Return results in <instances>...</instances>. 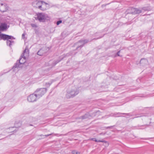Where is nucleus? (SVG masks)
Wrapping results in <instances>:
<instances>
[{"instance_id":"30","label":"nucleus","mask_w":154,"mask_h":154,"mask_svg":"<svg viewBox=\"0 0 154 154\" xmlns=\"http://www.w3.org/2000/svg\"><path fill=\"white\" fill-rule=\"evenodd\" d=\"M109 4H106L105 5H102L101 6L102 7H103L106 6L107 5H109Z\"/></svg>"},{"instance_id":"4","label":"nucleus","mask_w":154,"mask_h":154,"mask_svg":"<svg viewBox=\"0 0 154 154\" xmlns=\"http://www.w3.org/2000/svg\"><path fill=\"white\" fill-rule=\"evenodd\" d=\"M37 16L35 18V19L38 20L40 22H44L46 20L50 19V17L47 14L42 13H38L37 14Z\"/></svg>"},{"instance_id":"2","label":"nucleus","mask_w":154,"mask_h":154,"mask_svg":"<svg viewBox=\"0 0 154 154\" xmlns=\"http://www.w3.org/2000/svg\"><path fill=\"white\" fill-rule=\"evenodd\" d=\"M32 4L33 7L38 8L42 11H45L46 9V6L48 4L43 1L37 0L33 2Z\"/></svg>"},{"instance_id":"5","label":"nucleus","mask_w":154,"mask_h":154,"mask_svg":"<svg viewBox=\"0 0 154 154\" xmlns=\"http://www.w3.org/2000/svg\"><path fill=\"white\" fill-rule=\"evenodd\" d=\"M79 93V90L77 89H72L67 91L66 97L67 99L73 97Z\"/></svg>"},{"instance_id":"26","label":"nucleus","mask_w":154,"mask_h":154,"mask_svg":"<svg viewBox=\"0 0 154 154\" xmlns=\"http://www.w3.org/2000/svg\"><path fill=\"white\" fill-rule=\"evenodd\" d=\"M120 51L121 50H119V51L116 54V55L118 56H121V57H122V56H120L119 54V53L120 52Z\"/></svg>"},{"instance_id":"3","label":"nucleus","mask_w":154,"mask_h":154,"mask_svg":"<svg viewBox=\"0 0 154 154\" xmlns=\"http://www.w3.org/2000/svg\"><path fill=\"white\" fill-rule=\"evenodd\" d=\"M104 34L102 36H101L99 38H94L93 39H92L90 41H89L88 39H81L79 40L78 42L75 43L74 44L75 46H76L77 47L75 50H80L81 48L84 46V45L88 43L89 42H91L94 39H98L100 38L103 36Z\"/></svg>"},{"instance_id":"22","label":"nucleus","mask_w":154,"mask_h":154,"mask_svg":"<svg viewBox=\"0 0 154 154\" xmlns=\"http://www.w3.org/2000/svg\"><path fill=\"white\" fill-rule=\"evenodd\" d=\"M89 140H93V141H94L96 142H98V140H97L96 138H90Z\"/></svg>"},{"instance_id":"7","label":"nucleus","mask_w":154,"mask_h":154,"mask_svg":"<svg viewBox=\"0 0 154 154\" xmlns=\"http://www.w3.org/2000/svg\"><path fill=\"white\" fill-rule=\"evenodd\" d=\"M127 14H140L143 12L142 9H139L135 8H130L128 9L126 11Z\"/></svg>"},{"instance_id":"14","label":"nucleus","mask_w":154,"mask_h":154,"mask_svg":"<svg viewBox=\"0 0 154 154\" xmlns=\"http://www.w3.org/2000/svg\"><path fill=\"white\" fill-rule=\"evenodd\" d=\"M8 9V7L5 4L2 3L0 6V11L4 12L6 11Z\"/></svg>"},{"instance_id":"1","label":"nucleus","mask_w":154,"mask_h":154,"mask_svg":"<svg viewBox=\"0 0 154 154\" xmlns=\"http://www.w3.org/2000/svg\"><path fill=\"white\" fill-rule=\"evenodd\" d=\"M15 39V38L11 35L2 34L0 32V40H7V45L10 47H11V46L14 44V41H13L12 39Z\"/></svg>"},{"instance_id":"24","label":"nucleus","mask_w":154,"mask_h":154,"mask_svg":"<svg viewBox=\"0 0 154 154\" xmlns=\"http://www.w3.org/2000/svg\"><path fill=\"white\" fill-rule=\"evenodd\" d=\"M31 26L33 27V28H37V25L35 24H31Z\"/></svg>"},{"instance_id":"15","label":"nucleus","mask_w":154,"mask_h":154,"mask_svg":"<svg viewBox=\"0 0 154 154\" xmlns=\"http://www.w3.org/2000/svg\"><path fill=\"white\" fill-rule=\"evenodd\" d=\"M9 27V26H8L7 24L5 23H1L0 26V31H3Z\"/></svg>"},{"instance_id":"34","label":"nucleus","mask_w":154,"mask_h":154,"mask_svg":"<svg viewBox=\"0 0 154 154\" xmlns=\"http://www.w3.org/2000/svg\"><path fill=\"white\" fill-rule=\"evenodd\" d=\"M139 116H137V117H135V118H137V117H138Z\"/></svg>"},{"instance_id":"17","label":"nucleus","mask_w":154,"mask_h":154,"mask_svg":"<svg viewBox=\"0 0 154 154\" xmlns=\"http://www.w3.org/2000/svg\"><path fill=\"white\" fill-rule=\"evenodd\" d=\"M148 63L147 60L145 58H142L140 61V64L142 66H144Z\"/></svg>"},{"instance_id":"31","label":"nucleus","mask_w":154,"mask_h":154,"mask_svg":"<svg viewBox=\"0 0 154 154\" xmlns=\"http://www.w3.org/2000/svg\"><path fill=\"white\" fill-rule=\"evenodd\" d=\"M23 58V60H20V62H23V61H24V60H25V61H26V60H25L26 58H25V59H24Z\"/></svg>"},{"instance_id":"19","label":"nucleus","mask_w":154,"mask_h":154,"mask_svg":"<svg viewBox=\"0 0 154 154\" xmlns=\"http://www.w3.org/2000/svg\"><path fill=\"white\" fill-rule=\"evenodd\" d=\"M19 60H17V61L16 63L13 66V69H15L16 68H18L20 67V65L21 64H20L19 62Z\"/></svg>"},{"instance_id":"18","label":"nucleus","mask_w":154,"mask_h":154,"mask_svg":"<svg viewBox=\"0 0 154 154\" xmlns=\"http://www.w3.org/2000/svg\"><path fill=\"white\" fill-rule=\"evenodd\" d=\"M142 10L143 11V12L146 11H150L152 8L149 6L146 7H144L142 8Z\"/></svg>"},{"instance_id":"10","label":"nucleus","mask_w":154,"mask_h":154,"mask_svg":"<svg viewBox=\"0 0 154 154\" xmlns=\"http://www.w3.org/2000/svg\"><path fill=\"white\" fill-rule=\"evenodd\" d=\"M29 53V50L28 49V48L27 47H26L25 49V50L23 51V53L21 55V56L20 59H19V63L20 64H23L25 62V61L24 60V61L22 62H20V60H21V59L22 58H23L24 59L25 58V57L24 56L25 54H28Z\"/></svg>"},{"instance_id":"35","label":"nucleus","mask_w":154,"mask_h":154,"mask_svg":"<svg viewBox=\"0 0 154 154\" xmlns=\"http://www.w3.org/2000/svg\"><path fill=\"white\" fill-rule=\"evenodd\" d=\"M30 126H32V125H30Z\"/></svg>"},{"instance_id":"28","label":"nucleus","mask_w":154,"mask_h":154,"mask_svg":"<svg viewBox=\"0 0 154 154\" xmlns=\"http://www.w3.org/2000/svg\"><path fill=\"white\" fill-rule=\"evenodd\" d=\"M114 125H113V126H109V127H108L106 128L107 129H108V128H112L113 127H114Z\"/></svg>"},{"instance_id":"6","label":"nucleus","mask_w":154,"mask_h":154,"mask_svg":"<svg viewBox=\"0 0 154 154\" xmlns=\"http://www.w3.org/2000/svg\"><path fill=\"white\" fill-rule=\"evenodd\" d=\"M47 91L46 88H38L34 92L38 98L39 99L46 93Z\"/></svg>"},{"instance_id":"11","label":"nucleus","mask_w":154,"mask_h":154,"mask_svg":"<svg viewBox=\"0 0 154 154\" xmlns=\"http://www.w3.org/2000/svg\"><path fill=\"white\" fill-rule=\"evenodd\" d=\"M71 55V54L70 53V54H67L65 55H63V56H60L59 57V59L57 60H54L53 61L52 64V66H55L57 63H58L60 62V61H61L65 57H66L69 56V55Z\"/></svg>"},{"instance_id":"25","label":"nucleus","mask_w":154,"mask_h":154,"mask_svg":"<svg viewBox=\"0 0 154 154\" xmlns=\"http://www.w3.org/2000/svg\"><path fill=\"white\" fill-rule=\"evenodd\" d=\"M62 22V21L61 20H60L57 21L56 24L57 25H59L60 23H61Z\"/></svg>"},{"instance_id":"9","label":"nucleus","mask_w":154,"mask_h":154,"mask_svg":"<svg viewBox=\"0 0 154 154\" xmlns=\"http://www.w3.org/2000/svg\"><path fill=\"white\" fill-rule=\"evenodd\" d=\"M38 99L35 92L28 96L27 98L28 101L31 103L35 102Z\"/></svg>"},{"instance_id":"23","label":"nucleus","mask_w":154,"mask_h":154,"mask_svg":"<svg viewBox=\"0 0 154 154\" xmlns=\"http://www.w3.org/2000/svg\"><path fill=\"white\" fill-rule=\"evenodd\" d=\"M72 153L73 154H80V153L75 150L72 151Z\"/></svg>"},{"instance_id":"13","label":"nucleus","mask_w":154,"mask_h":154,"mask_svg":"<svg viewBox=\"0 0 154 154\" xmlns=\"http://www.w3.org/2000/svg\"><path fill=\"white\" fill-rule=\"evenodd\" d=\"M125 114L128 116H131L132 115L130 114V113H121L120 112H118L117 113H111L109 115H108L107 116L108 117L109 116H113L114 117H119L121 116H119V115L121 114Z\"/></svg>"},{"instance_id":"27","label":"nucleus","mask_w":154,"mask_h":154,"mask_svg":"<svg viewBox=\"0 0 154 154\" xmlns=\"http://www.w3.org/2000/svg\"><path fill=\"white\" fill-rule=\"evenodd\" d=\"M98 142H102L103 143H106L107 142L104 140H99Z\"/></svg>"},{"instance_id":"21","label":"nucleus","mask_w":154,"mask_h":154,"mask_svg":"<svg viewBox=\"0 0 154 154\" xmlns=\"http://www.w3.org/2000/svg\"><path fill=\"white\" fill-rule=\"evenodd\" d=\"M52 82H47L45 83V86L47 88H48L50 87V85L51 84Z\"/></svg>"},{"instance_id":"29","label":"nucleus","mask_w":154,"mask_h":154,"mask_svg":"<svg viewBox=\"0 0 154 154\" xmlns=\"http://www.w3.org/2000/svg\"><path fill=\"white\" fill-rule=\"evenodd\" d=\"M25 34L24 33H23L22 35V38H23V39L24 38Z\"/></svg>"},{"instance_id":"20","label":"nucleus","mask_w":154,"mask_h":154,"mask_svg":"<svg viewBox=\"0 0 154 154\" xmlns=\"http://www.w3.org/2000/svg\"><path fill=\"white\" fill-rule=\"evenodd\" d=\"M141 126H136L134 127L133 128V129H142V128H141Z\"/></svg>"},{"instance_id":"8","label":"nucleus","mask_w":154,"mask_h":154,"mask_svg":"<svg viewBox=\"0 0 154 154\" xmlns=\"http://www.w3.org/2000/svg\"><path fill=\"white\" fill-rule=\"evenodd\" d=\"M49 50L48 48L44 47L40 49L37 52V54L40 56L45 55L48 54Z\"/></svg>"},{"instance_id":"32","label":"nucleus","mask_w":154,"mask_h":154,"mask_svg":"<svg viewBox=\"0 0 154 154\" xmlns=\"http://www.w3.org/2000/svg\"><path fill=\"white\" fill-rule=\"evenodd\" d=\"M52 134H47V135H45V136L46 137H48V136H50V135H51Z\"/></svg>"},{"instance_id":"33","label":"nucleus","mask_w":154,"mask_h":154,"mask_svg":"<svg viewBox=\"0 0 154 154\" xmlns=\"http://www.w3.org/2000/svg\"><path fill=\"white\" fill-rule=\"evenodd\" d=\"M82 44V43L80 42V44Z\"/></svg>"},{"instance_id":"12","label":"nucleus","mask_w":154,"mask_h":154,"mask_svg":"<svg viewBox=\"0 0 154 154\" xmlns=\"http://www.w3.org/2000/svg\"><path fill=\"white\" fill-rule=\"evenodd\" d=\"M14 125V127H13L9 128V130L12 131H11V132H16L17 131V130H16V129L14 130V128H18L20 127L21 126V123L20 122H16L15 123Z\"/></svg>"},{"instance_id":"16","label":"nucleus","mask_w":154,"mask_h":154,"mask_svg":"<svg viewBox=\"0 0 154 154\" xmlns=\"http://www.w3.org/2000/svg\"><path fill=\"white\" fill-rule=\"evenodd\" d=\"M91 117V116L90 115L89 113H87L85 114L84 115L81 116L79 117H77L76 119H85L88 118H90Z\"/></svg>"}]
</instances>
